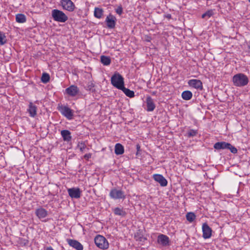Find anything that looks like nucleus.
Masks as SVG:
<instances>
[{
	"label": "nucleus",
	"mask_w": 250,
	"mask_h": 250,
	"mask_svg": "<svg viewBox=\"0 0 250 250\" xmlns=\"http://www.w3.org/2000/svg\"><path fill=\"white\" fill-rule=\"evenodd\" d=\"M58 109L62 115L68 119L71 120L72 119L73 116V111L68 106L59 104Z\"/></svg>",
	"instance_id": "39448f33"
},
{
	"label": "nucleus",
	"mask_w": 250,
	"mask_h": 250,
	"mask_svg": "<svg viewBox=\"0 0 250 250\" xmlns=\"http://www.w3.org/2000/svg\"><path fill=\"white\" fill-rule=\"evenodd\" d=\"M104 10L102 8L95 7L94 11V16L97 19H101L103 15Z\"/></svg>",
	"instance_id": "5701e85b"
},
{
	"label": "nucleus",
	"mask_w": 250,
	"mask_h": 250,
	"mask_svg": "<svg viewBox=\"0 0 250 250\" xmlns=\"http://www.w3.org/2000/svg\"><path fill=\"white\" fill-rule=\"evenodd\" d=\"M80 92L79 88L75 85H71L65 89V92L71 97L76 96Z\"/></svg>",
	"instance_id": "9b49d317"
},
{
	"label": "nucleus",
	"mask_w": 250,
	"mask_h": 250,
	"mask_svg": "<svg viewBox=\"0 0 250 250\" xmlns=\"http://www.w3.org/2000/svg\"><path fill=\"white\" fill-rule=\"evenodd\" d=\"M94 241L96 246L101 249L106 250L109 247V243L107 240L102 235H97L94 239Z\"/></svg>",
	"instance_id": "20e7f679"
},
{
	"label": "nucleus",
	"mask_w": 250,
	"mask_h": 250,
	"mask_svg": "<svg viewBox=\"0 0 250 250\" xmlns=\"http://www.w3.org/2000/svg\"><path fill=\"white\" fill-rule=\"evenodd\" d=\"M197 130L189 129L187 133L188 137H191L195 136L197 134Z\"/></svg>",
	"instance_id": "72a5a7b5"
},
{
	"label": "nucleus",
	"mask_w": 250,
	"mask_h": 250,
	"mask_svg": "<svg viewBox=\"0 0 250 250\" xmlns=\"http://www.w3.org/2000/svg\"><path fill=\"white\" fill-rule=\"evenodd\" d=\"M77 147L80 149L82 152L85 151L86 149H88V148L86 147L85 144L83 142H79Z\"/></svg>",
	"instance_id": "2f4dec72"
},
{
	"label": "nucleus",
	"mask_w": 250,
	"mask_h": 250,
	"mask_svg": "<svg viewBox=\"0 0 250 250\" xmlns=\"http://www.w3.org/2000/svg\"><path fill=\"white\" fill-rule=\"evenodd\" d=\"M188 84L194 88L202 90L203 89L202 82L200 80L191 79L188 81Z\"/></svg>",
	"instance_id": "4468645a"
},
{
	"label": "nucleus",
	"mask_w": 250,
	"mask_h": 250,
	"mask_svg": "<svg viewBox=\"0 0 250 250\" xmlns=\"http://www.w3.org/2000/svg\"><path fill=\"white\" fill-rule=\"evenodd\" d=\"M157 242L163 247H167L169 245L170 240L169 237L164 234H160L157 238Z\"/></svg>",
	"instance_id": "9d476101"
},
{
	"label": "nucleus",
	"mask_w": 250,
	"mask_h": 250,
	"mask_svg": "<svg viewBox=\"0 0 250 250\" xmlns=\"http://www.w3.org/2000/svg\"><path fill=\"white\" fill-rule=\"evenodd\" d=\"M229 146V143L226 142H218L214 144L213 147L215 149H227Z\"/></svg>",
	"instance_id": "6ab92c4d"
},
{
	"label": "nucleus",
	"mask_w": 250,
	"mask_h": 250,
	"mask_svg": "<svg viewBox=\"0 0 250 250\" xmlns=\"http://www.w3.org/2000/svg\"><path fill=\"white\" fill-rule=\"evenodd\" d=\"M60 5L63 10L70 12L74 11L76 8L75 4L71 0H61Z\"/></svg>",
	"instance_id": "423d86ee"
},
{
	"label": "nucleus",
	"mask_w": 250,
	"mask_h": 250,
	"mask_svg": "<svg viewBox=\"0 0 250 250\" xmlns=\"http://www.w3.org/2000/svg\"><path fill=\"white\" fill-rule=\"evenodd\" d=\"M134 238L136 241L143 243L146 240V238L143 235V231L140 229L135 234Z\"/></svg>",
	"instance_id": "412c9836"
},
{
	"label": "nucleus",
	"mask_w": 250,
	"mask_h": 250,
	"mask_svg": "<svg viewBox=\"0 0 250 250\" xmlns=\"http://www.w3.org/2000/svg\"><path fill=\"white\" fill-rule=\"evenodd\" d=\"M16 21L18 23H24L26 21V16L23 14H18L16 15Z\"/></svg>",
	"instance_id": "393cba45"
},
{
	"label": "nucleus",
	"mask_w": 250,
	"mask_h": 250,
	"mask_svg": "<svg viewBox=\"0 0 250 250\" xmlns=\"http://www.w3.org/2000/svg\"><path fill=\"white\" fill-rule=\"evenodd\" d=\"M37 107L35 105H34L32 102H30L29 104V107L27 109L29 113L30 116L34 117L37 115Z\"/></svg>",
	"instance_id": "aec40b11"
},
{
	"label": "nucleus",
	"mask_w": 250,
	"mask_h": 250,
	"mask_svg": "<svg viewBox=\"0 0 250 250\" xmlns=\"http://www.w3.org/2000/svg\"><path fill=\"white\" fill-rule=\"evenodd\" d=\"M35 214L40 219H41L47 216L48 212L44 208H40L36 210Z\"/></svg>",
	"instance_id": "f3484780"
},
{
	"label": "nucleus",
	"mask_w": 250,
	"mask_h": 250,
	"mask_svg": "<svg viewBox=\"0 0 250 250\" xmlns=\"http://www.w3.org/2000/svg\"><path fill=\"white\" fill-rule=\"evenodd\" d=\"M51 16L54 21L59 22H66L68 18L62 11L55 9L51 11Z\"/></svg>",
	"instance_id": "f03ea898"
},
{
	"label": "nucleus",
	"mask_w": 250,
	"mask_h": 250,
	"mask_svg": "<svg viewBox=\"0 0 250 250\" xmlns=\"http://www.w3.org/2000/svg\"><path fill=\"white\" fill-rule=\"evenodd\" d=\"M227 149H229L230 152L233 154H236L237 153V149L234 146H232L230 143H229V146H228Z\"/></svg>",
	"instance_id": "e433bc0d"
},
{
	"label": "nucleus",
	"mask_w": 250,
	"mask_h": 250,
	"mask_svg": "<svg viewBox=\"0 0 250 250\" xmlns=\"http://www.w3.org/2000/svg\"><path fill=\"white\" fill-rule=\"evenodd\" d=\"M69 196L72 198L78 199L81 196V191L79 188H72L67 189Z\"/></svg>",
	"instance_id": "1a4fd4ad"
},
{
	"label": "nucleus",
	"mask_w": 250,
	"mask_h": 250,
	"mask_svg": "<svg viewBox=\"0 0 250 250\" xmlns=\"http://www.w3.org/2000/svg\"><path fill=\"white\" fill-rule=\"evenodd\" d=\"M124 152V146L120 144H116L115 146V153L117 155H121Z\"/></svg>",
	"instance_id": "4be33fe9"
},
{
	"label": "nucleus",
	"mask_w": 250,
	"mask_h": 250,
	"mask_svg": "<svg viewBox=\"0 0 250 250\" xmlns=\"http://www.w3.org/2000/svg\"><path fill=\"white\" fill-rule=\"evenodd\" d=\"M50 80V76L48 73H44L42 74L41 78L42 82L44 83H46Z\"/></svg>",
	"instance_id": "c756f323"
},
{
	"label": "nucleus",
	"mask_w": 250,
	"mask_h": 250,
	"mask_svg": "<svg viewBox=\"0 0 250 250\" xmlns=\"http://www.w3.org/2000/svg\"><path fill=\"white\" fill-rule=\"evenodd\" d=\"M46 250H54L51 247H49L46 248Z\"/></svg>",
	"instance_id": "a19ab883"
},
{
	"label": "nucleus",
	"mask_w": 250,
	"mask_h": 250,
	"mask_svg": "<svg viewBox=\"0 0 250 250\" xmlns=\"http://www.w3.org/2000/svg\"><path fill=\"white\" fill-rule=\"evenodd\" d=\"M203 237L204 239L209 238L211 236L212 229L207 223L202 226Z\"/></svg>",
	"instance_id": "f8f14e48"
},
{
	"label": "nucleus",
	"mask_w": 250,
	"mask_h": 250,
	"mask_svg": "<svg viewBox=\"0 0 250 250\" xmlns=\"http://www.w3.org/2000/svg\"><path fill=\"white\" fill-rule=\"evenodd\" d=\"M111 83L115 87L120 90L124 86V79L121 74L116 72L111 77Z\"/></svg>",
	"instance_id": "7ed1b4c3"
},
{
	"label": "nucleus",
	"mask_w": 250,
	"mask_h": 250,
	"mask_svg": "<svg viewBox=\"0 0 250 250\" xmlns=\"http://www.w3.org/2000/svg\"><path fill=\"white\" fill-rule=\"evenodd\" d=\"M213 14V10H208L206 13L203 14L202 16V18H205L206 17H208V18H210Z\"/></svg>",
	"instance_id": "c9c22d12"
},
{
	"label": "nucleus",
	"mask_w": 250,
	"mask_h": 250,
	"mask_svg": "<svg viewBox=\"0 0 250 250\" xmlns=\"http://www.w3.org/2000/svg\"><path fill=\"white\" fill-rule=\"evenodd\" d=\"M61 134L65 142H69L72 140L71 132L68 130H62L61 132Z\"/></svg>",
	"instance_id": "a211bd4d"
},
{
	"label": "nucleus",
	"mask_w": 250,
	"mask_h": 250,
	"mask_svg": "<svg viewBox=\"0 0 250 250\" xmlns=\"http://www.w3.org/2000/svg\"><path fill=\"white\" fill-rule=\"evenodd\" d=\"M192 93L191 91L186 90L182 92V97L185 100H189L192 98Z\"/></svg>",
	"instance_id": "a878e982"
},
{
	"label": "nucleus",
	"mask_w": 250,
	"mask_h": 250,
	"mask_svg": "<svg viewBox=\"0 0 250 250\" xmlns=\"http://www.w3.org/2000/svg\"><path fill=\"white\" fill-rule=\"evenodd\" d=\"M117 19L116 17L110 14L108 15L105 20L107 27L109 29H113L115 27Z\"/></svg>",
	"instance_id": "6e6552de"
},
{
	"label": "nucleus",
	"mask_w": 250,
	"mask_h": 250,
	"mask_svg": "<svg viewBox=\"0 0 250 250\" xmlns=\"http://www.w3.org/2000/svg\"><path fill=\"white\" fill-rule=\"evenodd\" d=\"M109 196L111 198L114 199H123L125 198L124 192L121 190H118L116 188L111 189L109 193Z\"/></svg>",
	"instance_id": "0eeeda50"
},
{
	"label": "nucleus",
	"mask_w": 250,
	"mask_h": 250,
	"mask_svg": "<svg viewBox=\"0 0 250 250\" xmlns=\"http://www.w3.org/2000/svg\"><path fill=\"white\" fill-rule=\"evenodd\" d=\"M146 110L147 111L150 112L152 111L155 108V104L153 102V99L150 96H147L146 99Z\"/></svg>",
	"instance_id": "dca6fc26"
},
{
	"label": "nucleus",
	"mask_w": 250,
	"mask_h": 250,
	"mask_svg": "<svg viewBox=\"0 0 250 250\" xmlns=\"http://www.w3.org/2000/svg\"><path fill=\"white\" fill-rule=\"evenodd\" d=\"M124 92L126 96L129 98H133L135 96L134 92L132 90L125 88L124 86L120 89Z\"/></svg>",
	"instance_id": "b1692460"
},
{
	"label": "nucleus",
	"mask_w": 250,
	"mask_h": 250,
	"mask_svg": "<svg viewBox=\"0 0 250 250\" xmlns=\"http://www.w3.org/2000/svg\"><path fill=\"white\" fill-rule=\"evenodd\" d=\"M18 242L22 247L27 246L29 243V241L27 239L23 238H19Z\"/></svg>",
	"instance_id": "473e14b6"
},
{
	"label": "nucleus",
	"mask_w": 250,
	"mask_h": 250,
	"mask_svg": "<svg viewBox=\"0 0 250 250\" xmlns=\"http://www.w3.org/2000/svg\"><path fill=\"white\" fill-rule=\"evenodd\" d=\"M101 62L104 65H108L111 63V59L109 57L103 55L101 56Z\"/></svg>",
	"instance_id": "bb28decb"
},
{
	"label": "nucleus",
	"mask_w": 250,
	"mask_h": 250,
	"mask_svg": "<svg viewBox=\"0 0 250 250\" xmlns=\"http://www.w3.org/2000/svg\"><path fill=\"white\" fill-rule=\"evenodd\" d=\"M248 77L243 73H238L232 77V82L234 86L243 87L248 84L249 83Z\"/></svg>",
	"instance_id": "f257e3e1"
},
{
	"label": "nucleus",
	"mask_w": 250,
	"mask_h": 250,
	"mask_svg": "<svg viewBox=\"0 0 250 250\" xmlns=\"http://www.w3.org/2000/svg\"><path fill=\"white\" fill-rule=\"evenodd\" d=\"M196 216L193 212H188L186 215L187 220L189 222H192L195 219Z\"/></svg>",
	"instance_id": "7c9ffc66"
},
{
	"label": "nucleus",
	"mask_w": 250,
	"mask_h": 250,
	"mask_svg": "<svg viewBox=\"0 0 250 250\" xmlns=\"http://www.w3.org/2000/svg\"><path fill=\"white\" fill-rule=\"evenodd\" d=\"M137 152L136 155H138L140 154V152L141 151V146L139 144H137L136 146Z\"/></svg>",
	"instance_id": "58836bf2"
},
{
	"label": "nucleus",
	"mask_w": 250,
	"mask_h": 250,
	"mask_svg": "<svg viewBox=\"0 0 250 250\" xmlns=\"http://www.w3.org/2000/svg\"><path fill=\"white\" fill-rule=\"evenodd\" d=\"M7 42L5 34L0 31V45L5 44Z\"/></svg>",
	"instance_id": "cd10ccee"
},
{
	"label": "nucleus",
	"mask_w": 250,
	"mask_h": 250,
	"mask_svg": "<svg viewBox=\"0 0 250 250\" xmlns=\"http://www.w3.org/2000/svg\"><path fill=\"white\" fill-rule=\"evenodd\" d=\"M66 241L70 246L76 250H83V246L77 240L71 239H67Z\"/></svg>",
	"instance_id": "ddd939ff"
},
{
	"label": "nucleus",
	"mask_w": 250,
	"mask_h": 250,
	"mask_svg": "<svg viewBox=\"0 0 250 250\" xmlns=\"http://www.w3.org/2000/svg\"><path fill=\"white\" fill-rule=\"evenodd\" d=\"M248 1L250 2V0H248Z\"/></svg>",
	"instance_id": "c03bdc74"
},
{
	"label": "nucleus",
	"mask_w": 250,
	"mask_h": 250,
	"mask_svg": "<svg viewBox=\"0 0 250 250\" xmlns=\"http://www.w3.org/2000/svg\"><path fill=\"white\" fill-rule=\"evenodd\" d=\"M114 213L115 215L121 216H125L126 215L125 212L122 208L117 207L114 209Z\"/></svg>",
	"instance_id": "c85d7f7f"
},
{
	"label": "nucleus",
	"mask_w": 250,
	"mask_h": 250,
	"mask_svg": "<svg viewBox=\"0 0 250 250\" xmlns=\"http://www.w3.org/2000/svg\"><path fill=\"white\" fill-rule=\"evenodd\" d=\"M94 84L92 82H89L86 87V90L91 92L95 91Z\"/></svg>",
	"instance_id": "f704fd0d"
},
{
	"label": "nucleus",
	"mask_w": 250,
	"mask_h": 250,
	"mask_svg": "<svg viewBox=\"0 0 250 250\" xmlns=\"http://www.w3.org/2000/svg\"><path fill=\"white\" fill-rule=\"evenodd\" d=\"M91 155L92 154L91 153H87V154H85L84 156H83V158L86 160H88L89 159H90L91 157Z\"/></svg>",
	"instance_id": "ea45409f"
},
{
	"label": "nucleus",
	"mask_w": 250,
	"mask_h": 250,
	"mask_svg": "<svg viewBox=\"0 0 250 250\" xmlns=\"http://www.w3.org/2000/svg\"><path fill=\"white\" fill-rule=\"evenodd\" d=\"M116 12L119 14V15H121L123 13V8L121 6H119L116 9Z\"/></svg>",
	"instance_id": "4c0bfd02"
},
{
	"label": "nucleus",
	"mask_w": 250,
	"mask_h": 250,
	"mask_svg": "<svg viewBox=\"0 0 250 250\" xmlns=\"http://www.w3.org/2000/svg\"><path fill=\"white\" fill-rule=\"evenodd\" d=\"M166 17H167V18H168V19H170V18H171V15H170V14H168V15L166 16Z\"/></svg>",
	"instance_id": "79ce46f5"
},
{
	"label": "nucleus",
	"mask_w": 250,
	"mask_h": 250,
	"mask_svg": "<svg viewBox=\"0 0 250 250\" xmlns=\"http://www.w3.org/2000/svg\"><path fill=\"white\" fill-rule=\"evenodd\" d=\"M153 178L155 181L160 184L161 186L166 187L167 186V181L162 175L155 174L153 175Z\"/></svg>",
	"instance_id": "2eb2a0df"
},
{
	"label": "nucleus",
	"mask_w": 250,
	"mask_h": 250,
	"mask_svg": "<svg viewBox=\"0 0 250 250\" xmlns=\"http://www.w3.org/2000/svg\"><path fill=\"white\" fill-rule=\"evenodd\" d=\"M248 48L250 50V41L248 43Z\"/></svg>",
	"instance_id": "37998d69"
}]
</instances>
